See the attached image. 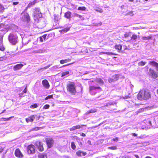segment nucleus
Here are the masks:
<instances>
[{
  "label": "nucleus",
  "instance_id": "1",
  "mask_svg": "<svg viewBox=\"0 0 158 158\" xmlns=\"http://www.w3.org/2000/svg\"><path fill=\"white\" fill-rule=\"evenodd\" d=\"M150 96V94L148 91L142 90L139 91L137 97L138 99L143 100L149 98Z\"/></svg>",
  "mask_w": 158,
  "mask_h": 158
},
{
  "label": "nucleus",
  "instance_id": "2",
  "mask_svg": "<svg viewBox=\"0 0 158 158\" xmlns=\"http://www.w3.org/2000/svg\"><path fill=\"white\" fill-rule=\"evenodd\" d=\"M9 42L13 45H15L18 43V37L17 35L14 33H10L8 36Z\"/></svg>",
  "mask_w": 158,
  "mask_h": 158
},
{
  "label": "nucleus",
  "instance_id": "3",
  "mask_svg": "<svg viewBox=\"0 0 158 158\" xmlns=\"http://www.w3.org/2000/svg\"><path fill=\"white\" fill-rule=\"evenodd\" d=\"M67 89L68 92L73 95H74L76 93L75 84L72 82L68 84L67 85Z\"/></svg>",
  "mask_w": 158,
  "mask_h": 158
},
{
  "label": "nucleus",
  "instance_id": "4",
  "mask_svg": "<svg viewBox=\"0 0 158 158\" xmlns=\"http://www.w3.org/2000/svg\"><path fill=\"white\" fill-rule=\"evenodd\" d=\"M34 10V11L33 13V15L35 20L42 17V14L40 11V8H35Z\"/></svg>",
  "mask_w": 158,
  "mask_h": 158
},
{
  "label": "nucleus",
  "instance_id": "5",
  "mask_svg": "<svg viewBox=\"0 0 158 158\" xmlns=\"http://www.w3.org/2000/svg\"><path fill=\"white\" fill-rule=\"evenodd\" d=\"M120 75L119 74H117L113 75L112 78H109L108 79V81L111 83L113 82L117 81L120 77Z\"/></svg>",
  "mask_w": 158,
  "mask_h": 158
},
{
  "label": "nucleus",
  "instance_id": "6",
  "mask_svg": "<svg viewBox=\"0 0 158 158\" xmlns=\"http://www.w3.org/2000/svg\"><path fill=\"white\" fill-rule=\"evenodd\" d=\"M27 150L28 153H34L35 152V146L33 144H31L27 147Z\"/></svg>",
  "mask_w": 158,
  "mask_h": 158
},
{
  "label": "nucleus",
  "instance_id": "7",
  "mask_svg": "<svg viewBox=\"0 0 158 158\" xmlns=\"http://www.w3.org/2000/svg\"><path fill=\"white\" fill-rule=\"evenodd\" d=\"M149 74L152 78L156 79L158 77V74L154 70L150 69L149 71Z\"/></svg>",
  "mask_w": 158,
  "mask_h": 158
},
{
  "label": "nucleus",
  "instance_id": "8",
  "mask_svg": "<svg viewBox=\"0 0 158 158\" xmlns=\"http://www.w3.org/2000/svg\"><path fill=\"white\" fill-rule=\"evenodd\" d=\"M98 89V87H96L94 86H90L89 87V92L92 95H94L96 93L97 90Z\"/></svg>",
  "mask_w": 158,
  "mask_h": 158
},
{
  "label": "nucleus",
  "instance_id": "9",
  "mask_svg": "<svg viewBox=\"0 0 158 158\" xmlns=\"http://www.w3.org/2000/svg\"><path fill=\"white\" fill-rule=\"evenodd\" d=\"M36 145L38 148V150L42 152L44 151V148L43 146L42 143L41 142H37Z\"/></svg>",
  "mask_w": 158,
  "mask_h": 158
},
{
  "label": "nucleus",
  "instance_id": "10",
  "mask_svg": "<svg viewBox=\"0 0 158 158\" xmlns=\"http://www.w3.org/2000/svg\"><path fill=\"white\" fill-rule=\"evenodd\" d=\"M15 156L18 157L22 158L23 156V155L19 149H16L15 150Z\"/></svg>",
  "mask_w": 158,
  "mask_h": 158
},
{
  "label": "nucleus",
  "instance_id": "11",
  "mask_svg": "<svg viewBox=\"0 0 158 158\" xmlns=\"http://www.w3.org/2000/svg\"><path fill=\"white\" fill-rule=\"evenodd\" d=\"M48 147L49 148H51L53 145V141L52 139H47L46 141Z\"/></svg>",
  "mask_w": 158,
  "mask_h": 158
},
{
  "label": "nucleus",
  "instance_id": "12",
  "mask_svg": "<svg viewBox=\"0 0 158 158\" xmlns=\"http://www.w3.org/2000/svg\"><path fill=\"white\" fill-rule=\"evenodd\" d=\"M73 17H77L78 19V20H84V18L82 16L75 13L73 14Z\"/></svg>",
  "mask_w": 158,
  "mask_h": 158
},
{
  "label": "nucleus",
  "instance_id": "13",
  "mask_svg": "<svg viewBox=\"0 0 158 158\" xmlns=\"http://www.w3.org/2000/svg\"><path fill=\"white\" fill-rule=\"evenodd\" d=\"M23 66L22 64H19L14 66L13 69L14 71H16L20 69Z\"/></svg>",
  "mask_w": 158,
  "mask_h": 158
},
{
  "label": "nucleus",
  "instance_id": "14",
  "mask_svg": "<svg viewBox=\"0 0 158 158\" xmlns=\"http://www.w3.org/2000/svg\"><path fill=\"white\" fill-rule=\"evenodd\" d=\"M43 86L46 89H48L49 87V85L48 81L46 80H43L42 81Z\"/></svg>",
  "mask_w": 158,
  "mask_h": 158
},
{
  "label": "nucleus",
  "instance_id": "15",
  "mask_svg": "<svg viewBox=\"0 0 158 158\" xmlns=\"http://www.w3.org/2000/svg\"><path fill=\"white\" fill-rule=\"evenodd\" d=\"M83 126H85L84 125H77L76 126H75L73 127L72 128L70 129V130L71 131H73V130H75L76 129H79L80 128H81Z\"/></svg>",
  "mask_w": 158,
  "mask_h": 158
},
{
  "label": "nucleus",
  "instance_id": "16",
  "mask_svg": "<svg viewBox=\"0 0 158 158\" xmlns=\"http://www.w3.org/2000/svg\"><path fill=\"white\" fill-rule=\"evenodd\" d=\"M77 155L78 156H84L86 155V153L80 150L77 151L76 153Z\"/></svg>",
  "mask_w": 158,
  "mask_h": 158
},
{
  "label": "nucleus",
  "instance_id": "17",
  "mask_svg": "<svg viewBox=\"0 0 158 158\" xmlns=\"http://www.w3.org/2000/svg\"><path fill=\"white\" fill-rule=\"evenodd\" d=\"M35 118V117L34 115H31L28 118H26V121L27 123H28L29 122H32L34 120Z\"/></svg>",
  "mask_w": 158,
  "mask_h": 158
},
{
  "label": "nucleus",
  "instance_id": "18",
  "mask_svg": "<svg viewBox=\"0 0 158 158\" xmlns=\"http://www.w3.org/2000/svg\"><path fill=\"white\" fill-rule=\"evenodd\" d=\"M5 49V48L3 46L2 43V38L0 37V50L2 51H4Z\"/></svg>",
  "mask_w": 158,
  "mask_h": 158
},
{
  "label": "nucleus",
  "instance_id": "19",
  "mask_svg": "<svg viewBox=\"0 0 158 158\" xmlns=\"http://www.w3.org/2000/svg\"><path fill=\"white\" fill-rule=\"evenodd\" d=\"M149 64L156 68V70L158 71V64L154 61H151L149 62Z\"/></svg>",
  "mask_w": 158,
  "mask_h": 158
},
{
  "label": "nucleus",
  "instance_id": "20",
  "mask_svg": "<svg viewBox=\"0 0 158 158\" xmlns=\"http://www.w3.org/2000/svg\"><path fill=\"white\" fill-rule=\"evenodd\" d=\"M45 52V50L43 49H37L33 51V53H44Z\"/></svg>",
  "mask_w": 158,
  "mask_h": 158
},
{
  "label": "nucleus",
  "instance_id": "21",
  "mask_svg": "<svg viewBox=\"0 0 158 158\" xmlns=\"http://www.w3.org/2000/svg\"><path fill=\"white\" fill-rule=\"evenodd\" d=\"M71 12L69 11L65 13L64 15V16L67 19H70L71 18Z\"/></svg>",
  "mask_w": 158,
  "mask_h": 158
},
{
  "label": "nucleus",
  "instance_id": "22",
  "mask_svg": "<svg viewBox=\"0 0 158 158\" xmlns=\"http://www.w3.org/2000/svg\"><path fill=\"white\" fill-rule=\"evenodd\" d=\"M71 59H66L65 60H62L60 61V63L61 64H64V63L70 62Z\"/></svg>",
  "mask_w": 158,
  "mask_h": 158
},
{
  "label": "nucleus",
  "instance_id": "23",
  "mask_svg": "<svg viewBox=\"0 0 158 158\" xmlns=\"http://www.w3.org/2000/svg\"><path fill=\"white\" fill-rule=\"evenodd\" d=\"M36 0H34L32 2H31L28 5V7H31L34 5L36 3Z\"/></svg>",
  "mask_w": 158,
  "mask_h": 158
},
{
  "label": "nucleus",
  "instance_id": "24",
  "mask_svg": "<svg viewBox=\"0 0 158 158\" xmlns=\"http://www.w3.org/2000/svg\"><path fill=\"white\" fill-rule=\"evenodd\" d=\"M116 49H118L119 51L121 50L122 48V46L121 44H116L115 46Z\"/></svg>",
  "mask_w": 158,
  "mask_h": 158
},
{
  "label": "nucleus",
  "instance_id": "25",
  "mask_svg": "<svg viewBox=\"0 0 158 158\" xmlns=\"http://www.w3.org/2000/svg\"><path fill=\"white\" fill-rule=\"evenodd\" d=\"M24 18L28 22L30 20V17L29 15L27 14H25L24 15Z\"/></svg>",
  "mask_w": 158,
  "mask_h": 158
},
{
  "label": "nucleus",
  "instance_id": "26",
  "mask_svg": "<svg viewBox=\"0 0 158 158\" xmlns=\"http://www.w3.org/2000/svg\"><path fill=\"white\" fill-rule=\"evenodd\" d=\"M97 111V110L96 109H92V110H89L87 111L86 112V114H89L91 113L95 112H96Z\"/></svg>",
  "mask_w": 158,
  "mask_h": 158
},
{
  "label": "nucleus",
  "instance_id": "27",
  "mask_svg": "<svg viewBox=\"0 0 158 158\" xmlns=\"http://www.w3.org/2000/svg\"><path fill=\"white\" fill-rule=\"evenodd\" d=\"M5 29V26L3 24H0V31H3Z\"/></svg>",
  "mask_w": 158,
  "mask_h": 158
},
{
  "label": "nucleus",
  "instance_id": "28",
  "mask_svg": "<svg viewBox=\"0 0 158 158\" xmlns=\"http://www.w3.org/2000/svg\"><path fill=\"white\" fill-rule=\"evenodd\" d=\"M39 158H47V156L44 154H40L38 155Z\"/></svg>",
  "mask_w": 158,
  "mask_h": 158
},
{
  "label": "nucleus",
  "instance_id": "29",
  "mask_svg": "<svg viewBox=\"0 0 158 158\" xmlns=\"http://www.w3.org/2000/svg\"><path fill=\"white\" fill-rule=\"evenodd\" d=\"M130 40H133L135 41H136V39H137V36L136 35L134 34L132 35V37H131L130 38Z\"/></svg>",
  "mask_w": 158,
  "mask_h": 158
},
{
  "label": "nucleus",
  "instance_id": "30",
  "mask_svg": "<svg viewBox=\"0 0 158 158\" xmlns=\"http://www.w3.org/2000/svg\"><path fill=\"white\" fill-rule=\"evenodd\" d=\"M146 63V62H143V61H141L138 63V65L139 66H143L145 65Z\"/></svg>",
  "mask_w": 158,
  "mask_h": 158
},
{
  "label": "nucleus",
  "instance_id": "31",
  "mask_svg": "<svg viewBox=\"0 0 158 158\" xmlns=\"http://www.w3.org/2000/svg\"><path fill=\"white\" fill-rule=\"evenodd\" d=\"M5 9L3 5L0 3V13L2 12Z\"/></svg>",
  "mask_w": 158,
  "mask_h": 158
},
{
  "label": "nucleus",
  "instance_id": "32",
  "mask_svg": "<svg viewBox=\"0 0 158 158\" xmlns=\"http://www.w3.org/2000/svg\"><path fill=\"white\" fill-rule=\"evenodd\" d=\"M130 32H126L124 35V38L126 39L128 38L130 36Z\"/></svg>",
  "mask_w": 158,
  "mask_h": 158
},
{
  "label": "nucleus",
  "instance_id": "33",
  "mask_svg": "<svg viewBox=\"0 0 158 158\" xmlns=\"http://www.w3.org/2000/svg\"><path fill=\"white\" fill-rule=\"evenodd\" d=\"M86 8L84 6L82 7H79L77 10H82V11H85V10Z\"/></svg>",
  "mask_w": 158,
  "mask_h": 158
},
{
  "label": "nucleus",
  "instance_id": "34",
  "mask_svg": "<svg viewBox=\"0 0 158 158\" xmlns=\"http://www.w3.org/2000/svg\"><path fill=\"white\" fill-rule=\"evenodd\" d=\"M71 148L73 149H75L76 148V146L74 142H72L71 143Z\"/></svg>",
  "mask_w": 158,
  "mask_h": 158
},
{
  "label": "nucleus",
  "instance_id": "35",
  "mask_svg": "<svg viewBox=\"0 0 158 158\" xmlns=\"http://www.w3.org/2000/svg\"><path fill=\"white\" fill-rule=\"evenodd\" d=\"M69 73V72L68 71H66L62 73V77H63L67 75H68Z\"/></svg>",
  "mask_w": 158,
  "mask_h": 158
},
{
  "label": "nucleus",
  "instance_id": "36",
  "mask_svg": "<svg viewBox=\"0 0 158 158\" xmlns=\"http://www.w3.org/2000/svg\"><path fill=\"white\" fill-rule=\"evenodd\" d=\"M69 30V28L68 27L64 28V29L61 30V32H66L68 31Z\"/></svg>",
  "mask_w": 158,
  "mask_h": 158
},
{
  "label": "nucleus",
  "instance_id": "37",
  "mask_svg": "<svg viewBox=\"0 0 158 158\" xmlns=\"http://www.w3.org/2000/svg\"><path fill=\"white\" fill-rule=\"evenodd\" d=\"M151 38L152 37L151 36L143 37L142 38V39L144 40H146L151 39Z\"/></svg>",
  "mask_w": 158,
  "mask_h": 158
},
{
  "label": "nucleus",
  "instance_id": "38",
  "mask_svg": "<svg viewBox=\"0 0 158 158\" xmlns=\"http://www.w3.org/2000/svg\"><path fill=\"white\" fill-rule=\"evenodd\" d=\"M115 104V102H110L109 104H106V105H105L106 106H110L114 105Z\"/></svg>",
  "mask_w": 158,
  "mask_h": 158
},
{
  "label": "nucleus",
  "instance_id": "39",
  "mask_svg": "<svg viewBox=\"0 0 158 158\" xmlns=\"http://www.w3.org/2000/svg\"><path fill=\"white\" fill-rule=\"evenodd\" d=\"M58 68L59 66L58 65L54 66L53 67L51 68V69L53 71H55Z\"/></svg>",
  "mask_w": 158,
  "mask_h": 158
},
{
  "label": "nucleus",
  "instance_id": "40",
  "mask_svg": "<svg viewBox=\"0 0 158 158\" xmlns=\"http://www.w3.org/2000/svg\"><path fill=\"white\" fill-rule=\"evenodd\" d=\"M38 106L37 104H35L30 106V107L31 108H35L37 107Z\"/></svg>",
  "mask_w": 158,
  "mask_h": 158
},
{
  "label": "nucleus",
  "instance_id": "41",
  "mask_svg": "<svg viewBox=\"0 0 158 158\" xmlns=\"http://www.w3.org/2000/svg\"><path fill=\"white\" fill-rule=\"evenodd\" d=\"M108 148L111 150H116L117 149V147L115 146L109 147Z\"/></svg>",
  "mask_w": 158,
  "mask_h": 158
},
{
  "label": "nucleus",
  "instance_id": "42",
  "mask_svg": "<svg viewBox=\"0 0 158 158\" xmlns=\"http://www.w3.org/2000/svg\"><path fill=\"white\" fill-rule=\"evenodd\" d=\"M50 106L48 104H46L45 105L44 107L43 108L44 109H48L49 108Z\"/></svg>",
  "mask_w": 158,
  "mask_h": 158
},
{
  "label": "nucleus",
  "instance_id": "43",
  "mask_svg": "<svg viewBox=\"0 0 158 158\" xmlns=\"http://www.w3.org/2000/svg\"><path fill=\"white\" fill-rule=\"evenodd\" d=\"M52 97L53 96L52 95H49L45 98V100H47L49 98H52Z\"/></svg>",
  "mask_w": 158,
  "mask_h": 158
},
{
  "label": "nucleus",
  "instance_id": "44",
  "mask_svg": "<svg viewBox=\"0 0 158 158\" xmlns=\"http://www.w3.org/2000/svg\"><path fill=\"white\" fill-rule=\"evenodd\" d=\"M6 58V57L4 56L2 57H0V61L5 60Z\"/></svg>",
  "mask_w": 158,
  "mask_h": 158
},
{
  "label": "nucleus",
  "instance_id": "45",
  "mask_svg": "<svg viewBox=\"0 0 158 158\" xmlns=\"http://www.w3.org/2000/svg\"><path fill=\"white\" fill-rule=\"evenodd\" d=\"M127 15H129L131 16H133V12L132 11H131L128 12L127 14Z\"/></svg>",
  "mask_w": 158,
  "mask_h": 158
},
{
  "label": "nucleus",
  "instance_id": "46",
  "mask_svg": "<svg viewBox=\"0 0 158 158\" xmlns=\"http://www.w3.org/2000/svg\"><path fill=\"white\" fill-rule=\"evenodd\" d=\"M51 65H50V64H49V65L45 67H44L43 68V69H48V68L49 67L51 66Z\"/></svg>",
  "mask_w": 158,
  "mask_h": 158
},
{
  "label": "nucleus",
  "instance_id": "47",
  "mask_svg": "<svg viewBox=\"0 0 158 158\" xmlns=\"http://www.w3.org/2000/svg\"><path fill=\"white\" fill-rule=\"evenodd\" d=\"M122 158H131L130 156H125L122 157Z\"/></svg>",
  "mask_w": 158,
  "mask_h": 158
},
{
  "label": "nucleus",
  "instance_id": "48",
  "mask_svg": "<svg viewBox=\"0 0 158 158\" xmlns=\"http://www.w3.org/2000/svg\"><path fill=\"white\" fill-rule=\"evenodd\" d=\"M19 3V2H14L13 3V5H17Z\"/></svg>",
  "mask_w": 158,
  "mask_h": 158
},
{
  "label": "nucleus",
  "instance_id": "49",
  "mask_svg": "<svg viewBox=\"0 0 158 158\" xmlns=\"http://www.w3.org/2000/svg\"><path fill=\"white\" fill-rule=\"evenodd\" d=\"M47 36V35H43L42 37L45 40L46 38V36Z\"/></svg>",
  "mask_w": 158,
  "mask_h": 158
},
{
  "label": "nucleus",
  "instance_id": "50",
  "mask_svg": "<svg viewBox=\"0 0 158 158\" xmlns=\"http://www.w3.org/2000/svg\"><path fill=\"white\" fill-rule=\"evenodd\" d=\"M103 81L101 79L99 78V84H103Z\"/></svg>",
  "mask_w": 158,
  "mask_h": 158
},
{
  "label": "nucleus",
  "instance_id": "51",
  "mask_svg": "<svg viewBox=\"0 0 158 158\" xmlns=\"http://www.w3.org/2000/svg\"><path fill=\"white\" fill-rule=\"evenodd\" d=\"M118 137H116L114 138L113 139V140L114 141H118Z\"/></svg>",
  "mask_w": 158,
  "mask_h": 158
},
{
  "label": "nucleus",
  "instance_id": "52",
  "mask_svg": "<svg viewBox=\"0 0 158 158\" xmlns=\"http://www.w3.org/2000/svg\"><path fill=\"white\" fill-rule=\"evenodd\" d=\"M40 41L41 42H43V40H44V39L42 38V37H40Z\"/></svg>",
  "mask_w": 158,
  "mask_h": 158
},
{
  "label": "nucleus",
  "instance_id": "53",
  "mask_svg": "<svg viewBox=\"0 0 158 158\" xmlns=\"http://www.w3.org/2000/svg\"><path fill=\"white\" fill-rule=\"evenodd\" d=\"M74 63V62L73 63H70V64H66V65H64L62 67H64V66H67V65H70L72 64H73Z\"/></svg>",
  "mask_w": 158,
  "mask_h": 158
},
{
  "label": "nucleus",
  "instance_id": "54",
  "mask_svg": "<svg viewBox=\"0 0 158 158\" xmlns=\"http://www.w3.org/2000/svg\"><path fill=\"white\" fill-rule=\"evenodd\" d=\"M45 26V23H44H44L43 24V25L41 27H43Z\"/></svg>",
  "mask_w": 158,
  "mask_h": 158
},
{
  "label": "nucleus",
  "instance_id": "55",
  "mask_svg": "<svg viewBox=\"0 0 158 158\" xmlns=\"http://www.w3.org/2000/svg\"><path fill=\"white\" fill-rule=\"evenodd\" d=\"M40 128H41L40 127H36V128H35V130H39Z\"/></svg>",
  "mask_w": 158,
  "mask_h": 158
},
{
  "label": "nucleus",
  "instance_id": "56",
  "mask_svg": "<svg viewBox=\"0 0 158 158\" xmlns=\"http://www.w3.org/2000/svg\"><path fill=\"white\" fill-rule=\"evenodd\" d=\"M132 135L133 136H137V134L135 133H132Z\"/></svg>",
  "mask_w": 158,
  "mask_h": 158
},
{
  "label": "nucleus",
  "instance_id": "57",
  "mask_svg": "<svg viewBox=\"0 0 158 158\" xmlns=\"http://www.w3.org/2000/svg\"><path fill=\"white\" fill-rule=\"evenodd\" d=\"M23 92L24 93H26L27 92V89L26 88L25 89L23 90Z\"/></svg>",
  "mask_w": 158,
  "mask_h": 158
},
{
  "label": "nucleus",
  "instance_id": "58",
  "mask_svg": "<svg viewBox=\"0 0 158 158\" xmlns=\"http://www.w3.org/2000/svg\"><path fill=\"white\" fill-rule=\"evenodd\" d=\"M81 136H85V134L84 133H82L81 134Z\"/></svg>",
  "mask_w": 158,
  "mask_h": 158
},
{
  "label": "nucleus",
  "instance_id": "59",
  "mask_svg": "<svg viewBox=\"0 0 158 158\" xmlns=\"http://www.w3.org/2000/svg\"><path fill=\"white\" fill-rule=\"evenodd\" d=\"M102 12V9H99V12L101 13Z\"/></svg>",
  "mask_w": 158,
  "mask_h": 158
},
{
  "label": "nucleus",
  "instance_id": "60",
  "mask_svg": "<svg viewBox=\"0 0 158 158\" xmlns=\"http://www.w3.org/2000/svg\"><path fill=\"white\" fill-rule=\"evenodd\" d=\"M87 143L89 144H91V142L89 140H88V141H87Z\"/></svg>",
  "mask_w": 158,
  "mask_h": 158
},
{
  "label": "nucleus",
  "instance_id": "61",
  "mask_svg": "<svg viewBox=\"0 0 158 158\" xmlns=\"http://www.w3.org/2000/svg\"><path fill=\"white\" fill-rule=\"evenodd\" d=\"M135 156L136 158H139V156L137 155H135Z\"/></svg>",
  "mask_w": 158,
  "mask_h": 158
},
{
  "label": "nucleus",
  "instance_id": "62",
  "mask_svg": "<svg viewBox=\"0 0 158 158\" xmlns=\"http://www.w3.org/2000/svg\"><path fill=\"white\" fill-rule=\"evenodd\" d=\"M19 97H22V94H19Z\"/></svg>",
  "mask_w": 158,
  "mask_h": 158
},
{
  "label": "nucleus",
  "instance_id": "63",
  "mask_svg": "<svg viewBox=\"0 0 158 158\" xmlns=\"http://www.w3.org/2000/svg\"><path fill=\"white\" fill-rule=\"evenodd\" d=\"M129 98V97L128 96H126L125 97V98H124L125 99H127Z\"/></svg>",
  "mask_w": 158,
  "mask_h": 158
},
{
  "label": "nucleus",
  "instance_id": "64",
  "mask_svg": "<svg viewBox=\"0 0 158 158\" xmlns=\"http://www.w3.org/2000/svg\"><path fill=\"white\" fill-rule=\"evenodd\" d=\"M145 158H152L150 156H147Z\"/></svg>",
  "mask_w": 158,
  "mask_h": 158
}]
</instances>
